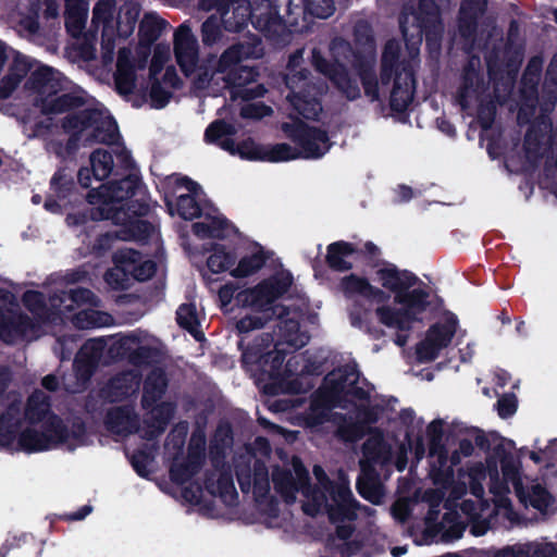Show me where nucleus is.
<instances>
[{
    "label": "nucleus",
    "mask_w": 557,
    "mask_h": 557,
    "mask_svg": "<svg viewBox=\"0 0 557 557\" xmlns=\"http://www.w3.org/2000/svg\"><path fill=\"white\" fill-rule=\"evenodd\" d=\"M286 292L285 281H261L251 286L248 281H231L219 292L222 308L234 306L248 310L236 324L239 333L263 327L274 321L278 327L276 341L261 337L243 351V362L265 394L299 393L305 375L314 369L305 363L304 356H292L283 364L284 345L294 349L305 346L309 336L300 331L297 310L280 300Z\"/></svg>",
    "instance_id": "nucleus-1"
},
{
    "label": "nucleus",
    "mask_w": 557,
    "mask_h": 557,
    "mask_svg": "<svg viewBox=\"0 0 557 557\" xmlns=\"http://www.w3.org/2000/svg\"><path fill=\"white\" fill-rule=\"evenodd\" d=\"M520 463L508 455L504 445L496 447L487 458L486 470L491 480L490 492L493 494L494 508L483 500L482 480L485 479V469L473 466L468 471H451V463L442 450L431 453V476L437 486L441 497L445 498V507L450 511L444 517L443 527L447 540L461 537L466 524L472 523L471 532L475 536L486 533L490 528L488 518L493 512L512 521L516 515L508 498L509 484H511L521 503L545 512L552 504L550 494L541 485L533 484L523 488L520 479Z\"/></svg>",
    "instance_id": "nucleus-2"
},
{
    "label": "nucleus",
    "mask_w": 557,
    "mask_h": 557,
    "mask_svg": "<svg viewBox=\"0 0 557 557\" xmlns=\"http://www.w3.org/2000/svg\"><path fill=\"white\" fill-rule=\"evenodd\" d=\"M440 22L438 10L433 0H420L418 11L406 10L400 20L403 35L407 41L409 61L399 60V44L389 40L382 55L381 83L370 73L375 61V47L366 23L356 26V39L362 47L361 51H354L350 45L343 40L333 41L331 50L335 59L334 64L325 61L317 51H312V63L317 71L334 83L338 90L350 100L360 96L358 85L348 75V67L359 72L364 94L371 101L380 100L384 94V86L395 74L394 86L391 91V107L395 111H404L411 103L414 90V79L410 61L419 54L423 30L436 28Z\"/></svg>",
    "instance_id": "nucleus-3"
},
{
    "label": "nucleus",
    "mask_w": 557,
    "mask_h": 557,
    "mask_svg": "<svg viewBox=\"0 0 557 557\" xmlns=\"http://www.w3.org/2000/svg\"><path fill=\"white\" fill-rule=\"evenodd\" d=\"M313 474L318 486H306L308 472L297 457L285 463L283 468L276 467L272 473V481L276 492L286 503H294L297 494L304 496L302 509L309 516L326 513L336 524L337 535L347 540L351 532L350 522L357 516V503L352 498L349 482L344 475L337 481H330L320 466H314Z\"/></svg>",
    "instance_id": "nucleus-4"
},
{
    "label": "nucleus",
    "mask_w": 557,
    "mask_h": 557,
    "mask_svg": "<svg viewBox=\"0 0 557 557\" xmlns=\"http://www.w3.org/2000/svg\"><path fill=\"white\" fill-rule=\"evenodd\" d=\"M84 429L73 424L69 430L50 412L46 394L36 391L28 399L24 414L12 404L0 417V446L27 454L54 449L61 445L73 449L83 443Z\"/></svg>",
    "instance_id": "nucleus-5"
},
{
    "label": "nucleus",
    "mask_w": 557,
    "mask_h": 557,
    "mask_svg": "<svg viewBox=\"0 0 557 557\" xmlns=\"http://www.w3.org/2000/svg\"><path fill=\"white\" fill-rule=\"evenodd\" d=\"M359 373L355 366H346L329 373L322 386L314 394L309 411L304 418V424L308 428H318L331 419V409L337 406L346 407L351 403L358 408L356 419L358 424L351 429L339 428L341 434L347 440H356L363 432V423L376 419L366 408L367 392L359 385Z\"/></svg>",
    "instance_id": "nucleus-6"
},
{
    "label": "nucleus",
    "mask_w": 557,
    "mask_h": 557,
    "mask_svg": "<svg viewBox=\"0 0 557 557\" xmlns=\"http://www.w3.org/2000/svg\"><path fill=\"white\" fill-rule=\"evenodd\" d=\"M116 168L131 170L121 181H113L101 185L88 194V202L92 206L90 216L94 220L108 219L115 224H126L140 220L147 206L139 199L133 200L140 193L139 180L133 171V160L124 147H116Z\"/></svg>",
    "instance_id": "nucleus-7"
},
{
    "label": "nucleus",
    "mask_w": 557,
    "mask_h": 557,
    "mask_svg": "<svg viewBox=\"0 0 557 557\" xmlns=\"http://www.w3.org/2000/svg\"><path fill=\"white\" fill-rule=\"evenodd\" d=\"M345 289L348 293H357L367 298L381 301L384 295H393V307L382 306L377 308V314L382 323L400 332L408 331L418 315L432 307L436 301L435 296L425 294L416 284L417 281H381L383 289L374 292L368 281H346Z\"/></svg>",
    "instance_id": "nucleus-8"
},
{
    "label": "nucleus",
    "mask_w": 557,
    "mask_h": 557,
    "mask_svg": "<svg viewBox=\"0 0 557 557\" xmlns=\"http://www.w3.org/2000/svg\"><path fill=\"white\" fill-rule=\"evenodd\" d=\"M28 73L25 88L33 101L46 114H57L78 106V100L70 95L55 97L61 89V74L49 66L37 65L27 57L17 55L11 63L8 74L0 82V98H8Z\"/></svg>",
    "instance_id": "nucleus-9"
},
{
    "label": "nucleus",
    "mask_w": 557,
    "mask_h": 557,
    "mask_svg": "<svg viewBox=\"0 0 557 557\" xmlns=\"http://www.w3.org/2000/svg\"><path fill=\"white\" fill-rule=\"evenodd\" d=\"M334 10L333 0H256L250 4L252 24L272 38L282 36L287 27L298 26L307 14L326 18Z\"/></svg>",
    "instance_id": "nucleus-10"
},
{
    "label": "nucleus",
    "mask_w": 557,
    "mask_h": 557,
    "mask_svg": "<svg viewBox=\"0 0 557 557\" xmlns=\"http://www.w3.org/2000/svg\"><path fill=\"white\" fill-rule=\"evenodd\" d=\"M166 386L164 373L161 370H154L146 379L144 385L143 404L149 410L153 423L145 421L141 428H137L136 419L129 407H116L108 412V429L121 436H126L138 431L143 437L152 440L165 429L168 422L173 416L174 408L169 403L156 404L163 394Z\"/></svg>",
    "instance_id": "nucleus-11"
},
{
    "label": "nucleus",
    "mask_w": 557,
    "mask_h": 557,
    "mask_svg": "<svg viewBox=\"0 0 557 557\" xmlns=\"http://www.w3.org/2000/svg\"><path fill=\"white\" fill-rule=\"evenodd\" d=\"M186 432V426L181 425L171 432L168 437L165 450L169 457L174 458L170 474L172 481L180 487L182 497L191 505H200L206 502V492L194 480V475L200 466L205 440L201 435L194 436L191 442L196 443L197 449L190 453L188 457L178 456L185 443Z\"/></svg>",
    "instance_id": "nucleus-12"
},
{
    "label": "nucleus",
    "mask_w": 557,
    "mask_h": 557,
    "mask_svg": "<svg viewBox=\"0 0 557 557\" xmlns=\"http://www.w3.org/2000/svg\"><path fill=\"white\" fill-rule=\"evenodd\" d=\"M302 53L300 49L289 57L285 74L289 89L286 100L293 109L292 117L315 119L322 110L319 98L327 90V85L308 77V72L301 69Z\"/></svg>",
    "instance_id": "nucleus-13"
},
{
    "label": "nucleus",
    "mask_w": 557,
    "mask_h": 557,
    "mask_svg": "<svg viewBox=\"0 0 557 557\" xmlns=\"http://www.w3.org/2000/svg\"><path fill=\"white\" fill-rule=\"evenodd\" d=\"M114 0H100L94 8L92 23L101 27V49L104 63L113 60L115 36L128 37L135 29L140 9L134 2H127L120 8L114 17Z\"/></svg>",
    "instance_id": "nucleus-14"
},
{
    "label": "nucleus",
    "mask_w": 557,
    "mask_h": 557,
    "mask_svg": "<svg viewBox=\"0 0 557 557\" xmlns=\"http://www.w3.org/2000/svg\"><path fill=\"white\" fill-rule=\"evenodd\" d=\"M62 129L71 139L90 145L92 143L113 144L117 137V126L108 112L99 109H86L66 115L61 121Z\"/></svg>",
    "instance_id": "nucleus-15"
},
{
    "label": "nucleus",
    "mask_w": 557,
    "mask_h": 557,
    "mask_svg": "<svg viewBox=\"0 0 557 557\" xmlns=\"http://www.w3.org/2000/svg\"><path fill=\"white\" fill-rule=\"evenodd\" d=\"M51 307L60 314L72 315L74 325L78 329L102 327L112 324L113 319L107 312L97 309L98 299L95 295L83 288L63 292L60 296L51 298Z\"/></svg>",
    "instance_id": "nucleus-16"
},
{
    "label": "nucleus",
    "mask_w": 557,
    "mask_h": 557,
    "mask_svg": "<svg viewBox=\"0 0 557 557\" xmlns=\"http://www.w3.org/2000/svg\"><path fill=\"white\" fill-rule=\"evenodd\" d=\"M174 53L177 64L197 89L210 88L214 79V63L209 64L212 55L199 62L197 39L190 27L185 24L174 34Z\"/></svg>",
    "instance_id": "nucleus-17"
},
{
    "label": "nucleus",
    "mask_w": 557,
    "mask_h": 557,
    "mask_svg": "<svg viewBox=\"0 0 557 557\" xmlns=\"http://www.w3.org/2000/svg\"><path fill=\"white\" fill-rule=\"evenodd\" d=\"M292 136L296 147L285 143L265 147L264 161L283 162L297 158L318 159L324 156L331 147L324 132L310 128L302 123L297 124Z\"/></svg>",
    "instance_id": "nucleus-18"
},
{
    "label": "nucleus",
    "mask_w": 557,
    "mask_h": 557,
    "mask_svg": "<svg viewBox=\"0 0 557 557\" xmlns=\"http://www.w3.org/2000/svg\"><path fill=\"white\" fill-rule=\"evenodd\" d=\"M363 457L360 461L362 475L359 478L357 487L360 495L372 504L379 505L384 497L382 485L374 480L368 469L372 465H384L392 458V446L384 441L379 431H371L370 436L363 445Z\"/></svg>",
    "instance_id": "nucleus-19"
},
{
    "label": "nucleus",
    "mask_w": 557,
    "mask_h": 557,
    "mask_svg": "<svg viewBox=\"0 0 557 557\" xmlns=\"http://www.w3.org/2000/svg\"><path fill=\"white\" fill-rule=\"evenodd\" d=\"M237 478L243 491L246 488L249 490L252 485V492L262 512L263 522L270 528L284 527V522L287 520V515L283 513L281 516L277 503L273 498H265L270 491V482L268 471L263 463L255 460L252 481L250 473L240 468L237 470Z\"/></svg>",
    "instance_id": "nucleus-20"
},
{
    "label": "nucleus",
    "mask_w": 557,
    "mask_h": 557,
    "mask_svg": "<svg viewBox=\"0 0 557 557\" xmlns=\"http://www.w3.org/2000/svg\"><path fill=\"white\" fill-rule=\"evenodd\" d=\"M214 63L213 74L214 79L210 87H219L220 81L223 82L224 87H231L233 98H243L245 100L262 97L265 94V88L262 85H255L248 87L249 84L255 82L256 72L252 67L246 65L232 64L226 70H222L221 59L212 55L209 64Z\"/></svg>",
    "instance_id": "nucleus-21"
},
{
    "label": "nucleus",
    "mask_w": 557,
    "mask_h": 557,
    "mask_svg": "<svg viewBox=\"0 0 557 557\" xmlns=\"http://www.w3.org/2000/svg\"><path fill=\"white\" fill-rule=\"evenodd\" d=\"M37 326L27 322L18 312L15 298L8 289L0 288V338L7 343L38 337Z\"/></svg>",
    "instance_id": "nucleus-22"
},
{
    "label": "nucleus",
    "mask_w": 557,
    "mask_h": 557,
    "mask_svg": "<svg viewBox=\"0 0 557 557\" xmlns=\"http://www.w3.org/2000/svg\"><path fill=\"white\" fill-rule=\"evenodd\" d=\"M113 267L108 270L107 278H151L165 275L164 265L152 260H144L141 255L132 248H122L113 255Z\"/></svg>",
    "instance_id": "nucleus-23"
},
{
    "label": "nucleus",
    "mask_w": 557,
    "mask_h": 557,
    "mask_svg": "<svg viewBox=\"0 0 557 557\" xmlns=\"http://www.w3.org/2000/svg\"><path fill=\"white\" fill-rule=\"evenodd\" d=\"M458 329V319L456 314L444 310L426 332L424 339L417 346V356L421 361H431L435 359L440 351L446 348L456 334Z\"/></svg>",
    "instance_id": "nucleus-24"
},
{
    "label": "nucleus",
    "mask_w": 557,
    "mask_h": 557,
    "mask_svg": "<svg viewBox=\"0 0 557 557\" xmlns=\"http://www.w3.org/2000/svg\"><path fill=\"white\" fill-rule=\"evenodd\" d=\"M148 58L147 49H140L133 54L127 48L119 50L116 72L114 74L115 88L121 95L134 92L138 86V71L145 69Z\"/></svg>",
    "instance_id": "nucleus-25"
},
{
    "label": "nucleus",
    "mask_w": 557,
    "mask_h": 557,
    "mask_svg": "<svg viewBox=\"0 0 557 557\" xmlns=\"http://www.w3.org/2000/svg\"><path fill=\"white\" fill-rule=\"evenodd\" d=\"M236 129L232 124H227L223 121H215L211 123L205 134V138L209 143H214L219 139L222 149L231 152L232 154H238L240 158L249 160H264L265 147H261L252 140H245L236 145L232 139L225 138L226 135L235 134Z\"/></svg>",
    "instance_id": "nucleus-26"
},
{
    "label": "nucleus",
    "mask_w": 557,
    "mask_h": 557,
    "mask_svg": "<svg viewBox=\"0 0 557 557\" xmlns=\"http://www.w3.org/2000/svg\"><path fill=\"white\" fill-rule=\"evenodd\" d=\"M200 4L206 11L215 9L224 29L228 32L240 30L251 18L250 3L247 0H201Z\"/></svg>",
    "instance_id": "nucleus-27"
},
{
    "label": "nucleus",
    "mask_w": 557,
    "mask_h": 557,
    "mask_svg": "<svg viewBox=\"0 0 557 557\" xmlns=\"http://www.w3.org/2000/svg\"><path fill=\"white\" fill-rule=\"evenodd\" d=\"M121 225V230L101 235L97 239L94 249L101 253L110 249L117 238L122 240H143L152 232V226L144 220L131 221V223Z\"/></svg>",
    "instance_id": "nucleus-28"
},
{
    "label": "nucleus",
    "mask_w": 557,
    "mask_h": 557,
    "mask_svg": "<svg viewBox=\"0 0 557 557\" xmlns=\"http://www.w3.org/2000/svg\"><path fill=\"white\" fill-rule=\"evenodd\" d=\"M206 492L219 498L226 506L235 505L238 497L230 472L223 469H215L209 475L206 482Z\"/></svg>",
    "instance_id": "nucleus-29"
},
{
    "label": "nucleus",
    "mask_w": 557,
    "mask_h": 557,
    "mask_svg": "<svg viewBox=\"0 0 557 557\" xmlns=\"http://www.w3.org/2000/svg\"><path fill=\"white\" fill-rule=\"evenodd\" d=\"M101 343L96 339L87 341L79 349L75 359V369L81 376V384L77 386H67L71 393H77L82 389L87 379L90 376L91 370L100 357Z\"/></svg>",
    "instance_id": "nucleus-30"
},
{
    "label": "nucleus",
    "mask_w": 557,
    "mask_h": 557,
    "mask_svg": "<svg viewBox=\"0 0 557 557\" xmlns=\"http://www.w3.org/2000/svg\"><path fill=\"white\" fill-rule=\"evenodd\" d=\"M263 55V47L258 38H251L247 41L233 45L221 55L222 70H226L232 64H238L244 60L259 59Z\"/></svg>",
    "instance_id": "nucleus-31"
},
{
    "label": "nucleus",
    "mask_w": 557,
    "mask_h": 557,
    "mask_svg": "<svg viewBox=\"0 0 557 557\" xmlns=\"http://www.w3.org/2000/svg\"><path fill=\"white\" fill-rule=\"evenodd\" d=\"M91 172L96 180L101 181L109 176L114 166L113 157L107 150L98 149L90 156ZM90 170L85 168L78 172V181L82 186L89 187L91 185Z\"/></svg>",
    "instance_id": "nucleus-32"
},
{
    "label": "nucleus",
    "mask_w": 557,
    "mask_h": 557,
    "mask_svg": "<svg viewBox=\"0 0 557 557\" xmlns=\"http://www.w3.org/2000/svg\"><path fill=\"white\" fill-rule=\"evenodd\" d=\"M268 258L264 249L260 245L253 244L239 258L237 265L231 270V275L237 278L252 276L265 264Z\"/></svg>",
    "instance_id": "nucleus-33"
},
{
    "label": "nucleus",
    "mask_w": 557,
    "mask_h": 557,
    "mask_svg": "<svg viewBox=\"0 0 557 557\" xmlns=\"http://www.w3.org/2000/svg\"><path fill=\"white\" fill-rule=\"evenodd\" d=\"M139 388L137 373L127 372L114 377L106 387L104 396L110 401H119L134 395Z\"/></svg>",
    "instance_id": "nucleus-34"
},
{
    "label": "nucleus",
    "mask_w": 557,
    "mask_h": 557,
    "mask_svg": "<svg viewBox=\"0 0 557 557\" xmlns=\"http://www.w3.org/2000/svg\"><path fill=\"white\" fill-rule=\"evenodd\" d=\"M357 248L347 242H335L327 246L326 263L336 271H347L352 267V258Z\"/></svg>",
    "instance_id": "nucleus-35"
},
{
    "label": "nucleus",
    "mask_w": 557,
    "mask_h": 557,
    "mask_svg": "<svg viewBox=\"0 0 557 557\" xmlns=\"http://www.w3.org/2000/svg\"><path fill=\"white\" fill-rule=\"evenodd\" d=\"M485 0H463L460 8L459 30L463 37H470L476 18L483 13Z\"/></svg>",
    "instance_id": "nucleus-36"
},
{
    "label": "nucleus",
    "mask_w": 557,
    "mask_h": 557,
    "mask_svg": "<svg viewBox=\"0 0 557 557\" xmlns=\"http://www.w3.org/2000/svg\"><path fill=\"white\" fill-rule=\"evenodd\" d=\"M164 60L165 57L160 51L154 50L149 69L150 78L152 81L150 99L152 106L158 109L163 108L168 103L170 98V92L165 90L163 87H161L160 84L157 82V74L162 67V63Z\"/></svg>",
    "instance_id": "nucleus-37"
},
{
    "label": "nucleus",
    "mask_w": 557,
    "mask_h": 557,
    "mask_svg": "<svg viewBox=\"0 0 557 557\" xmlns=\"http://www.w3.org/2000/svg\"><path fill=\"white\" fill-rule=\"evenodd\" d=\"M479 65V59L472 58L465 71L463 83L459 91V102L462 108H466L469 104V100L478 92L480 85Z\"/></svg>",
    "instance_id": "nucleus-38"
},
{
    "label": "nucleus",
    "mask_w": 557,
    "mask_h": 557,
    "mask_svg": "<svg viewBox=\"0 0 557 557\" xmlns=\"http://www.w3.org/2000/svg\"><path fill=\"white\" fill-rule=\"evenodd\" d=\"M164 27V22L153 12L146 13L139 24V37L141 44L149 52V46L156 41Z\"/></svg>",
    "instance_id": "nucleus-39"
},
{
    "label": "nucleus",
    "mask_w": 557,
    "mask_h": 557,
    "mask_svg": "<svg viewBox=\"0 0 557 557\" xmlns=\"http://www.w3.org/2000/svg\"><path fill=\"white\" fill-rule=\"evenodd\" d=\"M154 446L152 444L134 451L131 456L135 471L143 478H148L154 471Z\"/></svg>",
    "instance_id": "nucleus-40"
},
{
    "label": "nucleus",
    "mask_w": 557,
    "mask_h": 557,
    "mask_svg": "<svg viewBox=\"0 0 557 557\" xmlns=\"http://www.w3.org/2000/svg\"><path fill=\"white\" fill-rule=\"evenodd\" d=\"M221 16L211 15L201 26V40L205 46H214L224 41V33L221 28Z\"/></svg>",
    "instance_id": "nucleus-41"
},
{
    "label": "nucleus",
    "mask_w": 557,
    "mask_h": 557,
    "mask_svg": "<svg viewBox=\"0 0 557 557\" xmlns=\"http://www.w3.org/2000/svg\"><path fill=\"white\" fill-rule=\"evenodd\" d=\"M234 264L235 256L222 246L215 247L208 259L209 269L215 274L233 269Z\"/></svg>",
    "instance_id": "nucleus-42"
},
{
    "label": "nucleus",
    "mask_w": 557,
    "mask_h": 557,
    "mask_svg": "<svg viewBox=\"0 0 557 557\" xmlns=\"http://www.w3.org/2000/svg\"><path fill=\"white\" fill-rule=\"evenodd\" d=\"M176 315L178 324L199 339V335L202 333L198 330V315L195 306L182 305L177 309Z\"/></svg>",
    "instance_id": "nucleus-43"
},
{
    "label": "nucleus",
    "mask_w": 557,
    "mask_h": 557,
    "mask_svg": "<svg viewBox=\"0 0 557 557\" xmlns=\"http://www.w3.org/2000/svg\"><path fill=\"white\" fill-rule=\"evenodd\" d=\"M205 220L208 223L209 237L223 238L233 230L232 225L220 213L208 214Z\"/></svg>",
    "instance_id": "nucleus-44"
},
{
    "label": "nucleus",
    "mask_w": 557,
    "mask_h": 557,
    "mask_svg": "<svg viewBox=\"0 0 557 557\" xmlns=\"http://www.w3.org/2000/svg\"><path fill=\"white\" fill-rule=\"evenodd\" d=\"M175 210L185 220L197 218L200 213L197 201L190 195H180Z\"/></svg>",
    "instance_id": "nucleus-45"
},
{
    "label": "nucleus",
    "mask_w": 557,
    "mask_h": 557,
    "mask_svg": "<svg viewBox=\"0 0 557 557\" xmlns=\"http://www.w3.org/2000/svg\"><path fill=\"white\" fill-rule=\"evenodd\" d=\"M374 268L376 275L381 278H417L408 271H399L395 264L385 260H377Z\"/></svg>",
    "instance_id": "nucleus-46"
},
{
    "label": "nucleus",
    "mask_w": 557,
    "mask_h": 557,
    "mask_svg": "<svg viewBox=\"0 0 557 557\" xmlns=\"http://www.w3.org/2000/svg\"><path fill=\"white\" fill-rule=\"evenodd\" d=\"M546 145L545 136L540 135L535 128H531L525 135V150L530 159H535L542 153Z\"/></svg>",
    "instance_id": "nucleus-47"
},
{
    "label": "nucleus",
    "mask_w": 557,
    "mask_h": 557,
    "mask_svg": "<svg viewBox=\"0 0 557 557\" xmlns=\"http://www.w3.org/2000/svg\"><path fill=\"white\" fill-rule=\"evenodd\" d=\"M15 22L18 33L23 36H33L38 30L37 11H33L28 15L18 13L15 16Z\"/></svg>",
    "instance_id": "nucleus-48"
},
{
    "label": "nucleus",
    "mask_w": 557,
    "mask_h": 557,
    "mask_svg": "<svg viewBox=\"0 0 557 557\" xmlns=\"http://www.w3.org/2000/svg\"><path fill=\"white\" fill-rule=\"evenodd\" d=\"M271 113L272 109L260 102L246 103L240 109V115L246 119H261Z\"/></svg>",
    "instance_id": "nucleus-49"
},
{
    "label": "nucleus",
    "mask_w": 557,
    "mask_h": 557,
    "mask_svg": "<svg viewBox=\"0 0 557 557\" xmlns=\"http://www.w3.org/2000/svg\"><path fill=\"white\" fill-rule=\"evenodd\" d=\"M517 409V401L513 396H504L497 403L498 414L502 418L510 417Z\"/></svg>",
    "instance_id": "nucleus-50"
},
{
    "label": "nucleus",
    "mask_w": 557,
    "mask_h": 557,
    "mask_svg": "<svg viewBox=\"0 0 557 557\" xmlns=\"http://www.w3.org/2000/svg\"><path fill=\"white\" fill-rule=\"evenodd\" d=\"M24 305L27 309L38 318L40 315L41 295L37 292H27L23 297Z\"/></svg>",
    "instance_id": "nucleus-51"
},
{
    "label": "nucleus",
    "mask_w": 557,
    "mask_h": 557,
    "mask_svg": "<svg viewBox=\"0 0 557 557\" xmlns=\"http://www.w3.org/2000/svg\"><path fill=\"white\" fill-rule=\"evenodd\" d=\"M393 516L399 520L404 521L408 516V504L404 499L397 500L392 508Z\"/></svg>",
    "instance_id": "nucleus-52"
},
{
    "label": "nucleus",
    "mask_w": 557,
    "mask_h": 557,
    "mask_svg": "<svg viewBox=\"0 0 557 557\" xmlns=\"http://www.w3.org/2000/svg\"><path fill=\"white\" fill-rule=\"evenodd\" d=\"M121 346L126 350H138L143 347L138 345L137 337L135 335H127L121 339Z\"/></svg>",
    "instance_id": "nucleus-53"
},
{
    "label": "nucleus",
    "mask_w": 557,
    "mask_h": 557,
    "mask_svg": "<svg viewBox=\"0 0 557 557\" xmlns=\"http://www.w3.org/2000/svg\"><path fill=\"white\" fill-rule=\"evenodd\" d=\"M163 79H164V84L169 87H176L178 84V77L173 67H168L165 70Z\"/></svg>",
    "instance_id": "nucleus-54"
},
{
    "label": "nucleus",
    "mask_w": 557,
    "mask_h": 557,
    "mask_svg": "<svg viewBox=\"0 0 557 557\" xmlns=\"http://www.w3.org/2000/svg\"><path fill=\"white\" fill-rule=\"evenodd\" d=\"M193 230L194 233L200 238L209 237V227L205 219L200 222L195 223L193 225Z\"/></svg>",
    "instance_id": "nucleus-55"
},
{
    "label": "nucleus",
    "mask_w": 557,
    "mask_h": 557,
    "mask_svg": "<svg viewBox=\"0 0 557 557\" xmlns=\"http://www.w3.org/2000/svg\"><path fill=\"white\" fill-rule=\"evenodd\" d=\"M270 278H292V274L286 269H284L281 263H278L275 265V272L271 274Z\"/></svg>",
    "instance_id": "nucleus-56"
},
{
    "label": "nucleus",
    "mask_w": 557,
    "mask_h": 557,
    "mask_svg": "<svg viewBox=\"0 0 557 557\" xmlns=\"http://www.w3.org/2000/svg\"><path fill=\"white\" fill-rule=\"evenodd\" d=\"M443 430V423L442 421H432L429 426L428 431L429 433L435 438L438 437Z\"/></svg>",
    "instance_id": "nucleus-57"
},
{
    "label": "nucleus",
    "mask_w": 557,
    "mask_h": 557,
    "mask_svg": "<svg viewBox=\"0 0 557 557\" xmlns=\"http://www.w3.org/2000/svg\"><path fill=\"white\" fill-rule=\"evenodd\" d=\"M91 512V507L89 505L83 506L77 511L73 512L70 518L73 520H82L87 517Z\"/></svg>",
    "instance_id": "nucleus-58"
},
{
    "label": "nucleus",
    "mask_w": 557,
    "mask_h": 557,
    "mask_svg": "<svg viewBox=\"0 0 557 557\" xmlns=\"http://www.w3.org/2000/svg\"><path fill=\"white\" fill-rule=\"evenodd\" d=\"M542 453L545 458L552 459L557 454V440H553Z\"/></svg>",
    "instance_id": "nucleus-59"
},
{
    "label": "nucleus",
    "mask_w": 557,
    "mask_h": 557,
    "mask_svg": "<svg viewBox=\"0 0 557 557\" xmlns=\"http://www.w3.org/2000/svg\"><path fill=\"white\" fill-rule=\"evenodd\" d=\"M364 251L371 258H375L380 255V248L371 242L364 244Z\"/></svg>",
    "instance_id": "nucleus-60"
},
{
    "label": "nucleus",
    "mask_w": 557,
    "mask_h": 557,
    "mask_svg": "<svg viewBox=\"0 0 557 557\" xmlns=\"http://www.w3.org/2000/svg\"><path fill=\"white\" fill-rule=\"evenodd\" d=\"M42 385L49 391H54L58 386V382L54 376L47 375L42 379Z\"/></svg>",
    "instance_id": "nucleus-61"
},
{
    "label": "nucleus",
    "mask_w": 557,
    "mask_h": 557,
    "mask_svg": "<svg viewBox=\"0 0 557 557\" xmlns=\"http://www.w3.org/2000/svg\"><path fill=\"white\" fill-rule=\"evenodd\" d=\"M181 183L186 187L188 191L193 193L194 195H198V190H200V187L196 183L187 178H182Z\"/></svg>",
    "instance_id": "nucleus-62"
},
{
    "label": "nucleus",
    "mask_w": 557,
    "mask_h": 557,
    "mask_svg": "<svg viewBox=\"0 0 557 557\" xmlns=\"http://www.w3.org/2000/svg\"><path fill=\"white\" fill-rule=\"evenodd\" d=\"M547 74L552 77L555 85H557V57H555L549 64Z\"/></svg>",
    "instance_id": "nucleus-63"
},
{
    "label": "nucleus",
    "mask_w": 557,
    "mask_h": 557,
    "mask_svg": "<svg viewBox=\"0 0 557 557\" xmlns=\"http://www.w3.org/2000/svg\"><path fill=\"white\" fill-rule=\"evenodd\" d=\"M495 557H523V555L520 553H516L513 548H506L497 553Z\"/></svg>",
    "instance_id": "nucleus-64"
}]
</instances>
